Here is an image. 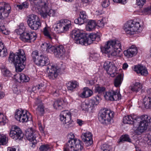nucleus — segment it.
Returning a JSON list of instances; mask_svg holds the SVG:
<instances>
[{
  "label": "nucleus",
  "instance_id": "58",
  "mask_svg": "<svg viewBox=\"0 0 151 151\" xmlns=\"http://www.w3.org/2000/svg\"><path fill=\"white\" fill-rule=\"evenodd\" d=\"M94 41L93 40L87 37V39L86 40L85 43V45L87 46L90 45L92 43L93 41Z\"/></svg>",
  "mask_w": 151,
  "mask_h": 151
},
{
  "label": "nucleus",
  "instance_id": "47",
  "mask_svg": "<svg viewBox=\"0 0 151 151\" xmlns=\"http://www.w3.org/2000/svg\"><path fill=\"white\" fill-rule=\"evenodd\" d=\"M105 89L106 88L104 87L98 86L95 88V92L101 93L104 91Z\"/></svg>",
  "mask_w": 151,
  "mask_h": 151
},
{
  "label": "nucleus",
  "instance_id": "20",
  "mask_svg": "<svg viewBox=\"0 0 151 151\" xmlns=\"http://www.w3.org/2000/svg\"><path fill=\"white\" fill-rule=\"evenodd\" d=\"M147 94L143 99V104L146 109L151 108V89L147 91Z\"/></svg>",
  "mask_w": 151,
  "mask_h": 151
},
{
  "label": "nucleus",
  "instance_id": "23",
  "mask_svg": "<svg viewBox=\"0 0 151 151\" xmlns=\"http://www.w3.org/2000/svg\"><path fill=\"white\" fill-rule=\"evenodd\" d=\"M133 70L137 73L140 74L141 75L146 76L148 74V71L146 67L141 65L135 66Z\"/></svg>",
  "mask_w": 151,
  "mask_h": 151
},
{
  "label": "nucleus",
  "instance_id": "31",
  "mask_svg": "<svg viewBox=\"0 0 151 151\" xmlns=\"http://www.w3.org/2000/svg\"><path fill=\"white\" fill-rule=\"evenodd\" d=\"M53 46L51 45L49 43H44L42 44L41 49L43 51H46L47 52L52 53V49H53Z\"/></svg>",
  "mask_w": 151,
  "mask_h": 151
},
{
  "label": "nucleus",
  "instance_id": "33",
  "mask_svg": "<svg viewBox=\"0 0 151 151\" xmlns=\"http://www.w3.org/2000/svg\"><path fill=\"white\" fill-rule=\"evenodd\" d=\"M123 80V77L121 74H118L114 81V84L116 87H119Z\"/></svg>",
  "mask_w": 151,
  "mask_h": 151
},
{
  "label": "nucleus",
  "instance_id": "63",
  "mask_svg": "<svg viewBox=\"0 0 151 151\" xmlns=\"http://www.w3.org/2000/svg\"><path fill=\"white\" fill-rule=\"evenodd\" d=\"M68 137L70 139L69 140L75 139V135L73 133H71L70 134L68 135Z\"/></svg>",
  "mask_w": 151,
  "mask_h": 151
},
{
  "label": "nucleus",
  "instance_id": "21",
  "mask_svg": "<svg viewBox=\"0 0 151 151\" xmlns=\"http://www.w3.org/2000/svg\"><path fill=\"white\" fill-rule=\"evenodd\" d=\"M54 49H52V52H53L55 56L58 58L63 57L65 52V50L62 45H60L56 47L53 46Z\"/></svg>",
  "mask_w": 151,
  "mask_h": 151
},
{
  "label": "nucleus",
  "instance_id": "24",
  "mask_svg": "<svg viewBox=\"0 0 151 151\" xmlns=\"http://www.w3.org/2000/svg\"><path fill=\"white\" fill-rule=\"evenodd\" d=\"M87 17L85 12H81L80 13V17L74 20V22L76 24H83L87 19Z\"/></svg>",
  "mask_w": 151,
  "mask_h": 151
},
{
  "label": "nucleus",
  "instance_id": "54",
  "mask_svg": "<svg viewBox=\"0 0 151 151\" xmlns=\"http://www.w3.org/2000/svg\"><path fill=\"white\" fill-rule=\"evenodd\" d=\"M146 2V0H136V4L140 8L142 7Z\"/></svg>",
  "mask_w": 151,
  "mask_h": 151
},
{
  "label": "nucleus",
  "instance_id": "22",
  "mask_svg": "<svg viewBox=\"0 0 151 151\" xmlns=\"http://www.w3.org/2000/svg\"><path fill=\"white\" fill-rule=\"evenodd\" d=\"M137 53V50L136 47L134 45H132L127 50H124V55L127 57H132L135 55Z\"/></svg>",
  "mask_w": 151,
  "mask_h": 151
},
{
  "label": "nucleus",
  "instance_id": "42",
  "mask_svg": "<svg viewBox=\"0 0 151 151\" xmlns=\"http://www.w3.org/2000/svg\"><path fill=\"white\" fill-rule=\"evenodd\" d=\"M8 138L4 134H0V145H6L8 142Z\"/></svg>",
  "mask_w": 151,
  "mask_h": 151
},
{
  "label": "nucleus",
  "instance_id": "19",
  "mask_svg": "<svg viewBox=\"0 0 151 151\" xmlns=\"http://www.w3.org/2000/svg\"><path fill=\"white\" fill-rule=\"evenodd\" d=\"M81 138L86 146L91 145L93 142L92 134L89 132L82 134Z\"/></svg>",
  "mask_w": 151,
  "mask_h": 151
},
{
  "label": "nucleus",
  "instance_id": "32",
  "mask_svg": "<svg viewBox=\"0 0 151 151\" xmlns=\"http://www.w3.org/2000/svg\"><path fill=\"white\" fill-rule=\"evenodd\" d=\"M8 54L7 50L3 43L0 42V56L3 58L6 57Z\"/></svg>",
  "mask_w": 151,
  "mask_h": 151
},
{
  "label": "nucleus",
  "instance_id": "49",
  "mask_svg": "<svg viewBox=\"0 0 151 151\" xmlns=\"http://www.w3.org/2000/svg\"><path fill=\"white\" fill-rule=\"evenodd\" d=\"M50 146L48 144H43L40 146L39 148L40 151H47L50 149Z\"/></svg>",
  "mask_w": 151,
  "mask_h": 151
},
{
  "label": "nucleus",
  "instance_id": "48",
  "mask_svg": "<svg viewBox=\"0 0 151 151\" xmlns=\"http://www.w3.org/2000/svg\"><path fill=\"white\" fill-rule=\"evenodd\" d=\"M89 37L93 41L96 40V41H98L100 40L99 36L98 35L96 34L93 33L90 34L89 35Z\"/></svg>",
  "mask_w": 151,
  "mask_h": 151
},
{
  "label": "nucleus",
  "instance_id": "18",
  "mask_svg": "<svg viewBox=\"0 0 151 151\" xmlns=\"http://www.w3.org/2000/svg\"><path fill=\"white\" fill-rule=\"evenodd\" d=\"M48 0H45L46 4H45L43 6H42L40 8L41 10V15L44 18L46 17L47 15L50 16H54L55 15V11L50 9V8L48 7Z\"/></svg>",
  "mask_w": 151,
  "mask_h": 151
},
{
  "label": "nucleus",
  "instance_id": "61",
  "mask_svg": "<svg viewBox=\"0 0 151 151\" xmlns=\"http://www.w3.org/2000/svg\"><path fill=\"white\" fill-rule=\"evenodd\" d=\"M144 11L147 14H150L151 13V6L145 8L144 9Z\"/></svg>",
  "mask_w": 151,
  "mask_h": 151
},
{
  "label": "nucleus",
  "instance_id": "14",
  "mask_svg": "<svg viewBox=\"0 0 151 151\" xmlns=\"http://www.w3.org/2000/svg\"><path fill=\"white\" fill-rule=\"evenodd\" d=\"M11 7L8 3L0 2V19H4L7 17L10 12Z\"/></svg>",
  "mask_w": 151,
  "mask_h": 151
},
{
  "label": "nucleus",
  "instance_id": "59",
  "mask_svg": "<svg viewBox=\"0 0 151 151\" xmlns=\"http://www.w3.org/2000/svg\"><path fill=\"white\" fill-rule=\"evenodd\" d=\"M95 104L96 105L97 104L96 102L95 99H92L89 100L88 106H90V107L93 106Z\"/></svg>",
  "mask_w": 151,
  "mask_h": 151
},
{
  "label": "nucleus",
  "instance_id": "17",
  "mask_svg": "<svg viewBox=\"0 0 151 151\" xmlns=\"http://www.w3.org/2000/svg\"><path fill=\"white\" fill-rule=\"evenodd\" d=\"M19 34L20 39L22 41L24 42H33L36 38V34L34 32L30 33L23 32Z\"/></svg>",
  "mask_w": 151,
  "mask_h": 151
},
{
  "label": "nucleus",
  "instance_id": "6",
  "mask_svg": "<svg viewBox=\"0 0 151 151\" xmlns=\"http://www.w3.org/2000/svg\"><path fill=\"white\" fill-rule=\"evenodd\" d=\"M37 51H33L32 53V56L35 63L39 66H43L44 65H49V60L48 58L42 55L40 56Z\"/></svg>",
  "mask_w": 151,
  "mask_h": 151
},
{
  "label": "nucleus",
  "instance_id": "5",
  "mask_svg": "<svg viewBox=\"0 0 151 151\" xmlns=\"http://www.w3.org/2000/svg\"><path fill=\"white\" fill-rule=\"evenodd\" d=\"M98 116L99 120L101 123L109 124L111 123L114 116V112L105 109L99 113Z\"/></svg>",
  "mask_w": 151,
  "mask_h": 151
},
{
  "label": "nucleus",
  "instance_id": "57",
  "mask_svg": "<svg viewBox=\"0 0 151 151\" xmlns=\"http://www.w3.org/2000/svg\"><path fill=\"white\" fill-rule=\"evenodd\" d=\"M42 87V86H40V84L39 85V86H34L32 88L31 92H33L34 93H36L37 92V89H39L40 88Z\"/></svg>",
  "mask_w": 151,
  "mask_h": 151
},
{
  "label": "nucleus",
  "instance_id": "25",
  "mask_svg": "<svg viewBox=\"0 0 151 151\" xmlns=\"http://www.w3.org/2000/svg\"><path fill=\"white\" fill-rule=\"evenodd\" d=\"M65 103L63 99H58L54 102L53 107L56 109L61 110L65 107Z\"/></svg>",
  "mask_w": 151,
  "mask_h": 151
},
{
  "label": "nucleus",
  "instance_id": "30",
  "mask_svg": "<svg viewBox=\"0 0 151 151\" xmlns=\"http://www.w3.org/2000/svg\"><path fill=\"white\" fill-rule=\"evenodd\" d=\"M68 90L73 91L78 86V83L75 81H70L67 83Z\"/></svg>",
  "mask_w": 151,
  "mask_h": 151
},
{
  "label": "nucleus",
  "instance_id": "46",
  "mask_svg": "<svg viewBox=\"0 0 151 151\" xmlns=\"http://www.w3.org/2000/svg\"><path fill=\"white\" fill-rule=\"evenodd\" d=\"M8 122V120L4 115L0 113V124L4 125Z\"/></svg>",
  "mask_w": 151,
  "mask_h": 151
},
{
  "label": "nucleus",
  "instance_id": "37",
  "mask_svg": "<svg viewBox=\"0 0 151 151\" xmlns=\"http://www.w3.org/2000/svg\"><path fill=\"white\" fill-rule=\"evenodd\" d=\"M96 25V24L95 21L91 20L88 22V25L86 26V30L91 31L95 28Z\"/></svg>",
  "mask_w": 151,
  "mask_h": 151
},
{
  "label": "nucleus",
  "instance_id": "36",
  "mask_svg": "<svg viewBox=\"0 0 151 151\" xmlns=\"http://www.w3.org/2000/svg\"><path fill=\"white\" fill-rule=\"evenodd\" d=\"M116 67L113 64L107 71V73L111 77H114L116 75Z\"/></svg>",
  "mask_w": 151,
  "mask_h": 151
},
{
  "label": "nucleus",
  "instance_id": "35",
  "mask_svg": "<svg viewBox=\"0 0 151 151\" xmlns=\"http://www.w3.org/2000/svg\"><path fill=\"white\" fill-rule=\"evenodd\" d=\"M65 32L68 30L71 27V24L70 21L68 19L61 20Z\"/></svg>",
  "mask_w": 151,
  "mask_h": 151
},
{
  "label": "nucleus",
  "instance_id": "41",
  "mask_svg": "<svg viewBox=\"0 0 151 151\" xmlns=\"http://www.w3.org/2000/svg\"><path fill=\"white\" fill-rule=\"evenodd\" d=\"M43 33L44 35L47 38L51 40V37L50 32V29L48 27H45L43 29Z\"/></svg>",
  "mask_w": 151,
  "mask_h": 151
},
{
  "label": "nucleus",
  "instance_id": "62",
  "mask_svg": "<svg viewBox=\"0 0 151 151\" xmlns=\"http://www.w3.org/2000/svg\"><path fill=\"white\" fill-rule=\"evenodd\" d=\"M35 105L36 106H38V105L39 104H43L42 102L41 101L40 99H37L35 100Z\"/></svg>",
  "mask_w": 151,
  "mask_h": 151
},
{
  "label": "nucleus",
  "instance_id": "38",
  "mask_svg": "<svg viewBox=\"0 0 151 151\" xmlns=\"http://www.w3.org/2000/svg\"><path fill=\"white\" fill-rule=\"evenodd\" d=\"M37 113L38 115L42 116L45 113L44 107L43 104L38 105L36 109Z\"/></svg>",
  "mask_w": 151,
  "mask_h": 151
},
{
  "label": "nucleus",
  "instance_id": "11",
  "mask_svg": "<svg viewBox=\"0 0 151 151\" xmlns=\"http://www.w3.org/2000/svg\"><path fill=\"white\" fill-rule=\"evenodd\" d=\"M70 37L75 41L76 43L84 45L86 40L87 39V37L84 34L75 30L71 32Z\"/></svg>",
  "mask_w": 151,
  "mask_h": 151
},
{
  "label": "nucleus",
  "instance_id": "26",
  "mask_svg": "<svg viewBox=\"0 0 151 151\" xmlns=\"http://www.w3.org/2000/svg\"><path fill=\"white\" fill-rule=\"evenodd\" d=\"M142 85L139 82H136L133 85H132L130 87V89L133 91H135L137 92L140 91V93H142L143 92V90L142 89Z\"/></svg>",
  "mask_w": 151,
  "mask_h": 151
},
{
  "label": "nucleus",
  "instance_id": "12",
  "mask_svg": "<svg viewBox=\"0 0 151 151\" xmlns=\"http://www.w3.org/2000/svg\"><path fill=\"white\" fill-rule=\"evenodd\" d=\"M36 133L35 130L32 128H29L25 131L26 137L27 139L30 141V145L32 147H34L37 143L36 139Z\"/></svg>",
  "mask_w": 151,
  "mask_h": 151
},
{
  "label": "nucleus",
  "instance_id": "52",
  "mask_svg": "<svg viewBox=\"0 0 151 151\" xmlns=\"http://www.w3.org/2000/svg\"><path fill=\"white\" fill-rule=\"evenodd\" d=\"M101 149L103 150V151H104L107 150H111V146L107 144H104L101 145Z\"/></svg>",
  "mask_w": 151,
  "mask_h": 151
},
{
  "label": "nucleus",
  "instance_id": "56",
  "mask_svg": "<svg viewBox=\"0 0 151 151\" xmlns=\"http://www.w3.org/2000/svg\"><path fill=\"white\" fill-rule=\"evenodd\" d=\"M103 20V18L99 20L98 21L96 25H97L99 27H104V23Z\"/></svg>",
  "mask_w": 151,
  "mask_h": 151
},
{
  "label": "nucleus",
  "instance_id": "9",
  "mask_svg": "<svg viewBox=\"0 0 151 151\" xmlns=\"http://www.w3.org/2000/svg\"><path fill=\"white\" fill-rule=\"evenodd\" d=\"M27 24L32 29L36 30L40 27L41 22L37 16L34 14H30L27 16Z\"/></svg>",
  "mask_w": 151,
  "mask_h": 151
},
{
  "label": "nucleus",
  "instance_id": "51",
  "mask_svg": "<svg viewBox=\"0 0 151 151\" xmlns=\"http://www.w3.org/2000/svg\"><path fill=\"white\" fill-rule=\"evenodd\" d=\"M113 64L112 63L109 61L105 62L104 64V68L107 71Z\"/></svg>",
  "mask_w": 151,
  "mask_h": 151
},
{
  "label": "nucleus",
  "instance_id": "13",
  "mask_svg": "<svg viewBox=\"0 0 151 151\" xmlns=\"http://www.w3.org/2000/svg\"><path fill=\"white\" fill-rule=\"evenodd\" d=\"M9 136L15 140H21L24 134L20 129L18 127H12L10 130Z\"/></svg>",
  "mask_w": 151,
  "mask_h": 151
},
{
  "label": "nucleus",
  "instance_id": "60",
  "mask_svg": "<svg viewBox=\"0 0 151 151\" xmlns=\"http://www.w3.org/2000/svg\"><path fill=\"white\" fill-rule=\"evenodd\" d=\"M113 1L116 3H119L124 4L126 3L127 0H113Z\"/></svg>",
  "mask_w": 151,
  "mask_h": 151
},
{
  "label": "nucleus",
  "instance_id": "39",
  "mask_svg": "<svg viewBox=\"0 0 151 151\" xmlns=\"http://www.w3.org/2000/svg\"><path fill=\"white\" fill-rule=\"evenodd\" d=\"M142 116V115L139 116L134 114H132V122H133L132 124H136L137 123L139 124L142 120L141 118Z\"/></svg>",
  "mask_w": 151,
  "mask_h": 151
},
{
  "label": "nucleus",
  "instance_id": "4",
  "mask_svg": "<svg viewBox=\"0 0 151 151\" xmlns=\"http://www.w3.org/2000/svg\"><path fill=\"white\" fill-rule=\"evenodd\" d=\"M82 142L77 139L69 140L65 145L64 151H80L83 149Z\"/></svg>",
  "mask_w": 151,
  "mask_h": 151
},
{
  "label": "nucleus",
  "instance_id": "55",
  "mask_svg": "<svg viewBox=\"0 0 151 151\" xmlns=\"http://www.w3.org/2000/svg\"><path fill=\"white\" fill-rule=\"evenodd\" d=\"M110 4L109 0H104L102 3L101 5L103 7L106 8L109 6Z\"/></svg>",
  "mask_w": 151,
  "mask_h": 151
},
{
  "label": "nucleus",
  "instance_id": "8",
  "mask_svg": "<svg viewBox=\"0 0 151 151\" xmlns=\"http://www.w3.org/2000/svg\"><path fill=\"white\" fill-rule=\"evenodd\" d=\"M60 119L64 124L66 128H69L73 127L74 124L71 120V114L67 110L62 111L60 115Z\"/></svg>",
  "mask_w": 151,
  "mask_h": 151
},
{
  "label": "nucleus",
  "instance_id": "1",
  "mask_svg": "<svg viewBox=\"0 0 151 151\" xmlns=\"http://www.w3.org/2000/svg\"><path fill=\"white\" fill-rule=\"evenodd\" d=\"M26 60L25 53L22 49L18 50L15 54L10 53L9 58V62L15 65L17 72H21L24 68Z\"/></svg>",
  "mask_w": 151,
  "mask_h": 151
},
{
  "label": "nucleus",
  "instance_id": "44",
  "mask_svg": "<svg viewBox=\"0 0 151 151\" xmlns=\"http://www.w3.org/2000/svg\"><path fill=\"white\" fill-rule=\"evenodd\" d=\"M19 78L22 82H27L29 80V78L28 76L23 74L21 73L19 75Z\"/></svg>",
  "mask_w": 151,
  "mask_h": 151
},
{
  "label": "nucleus",
  "instance_id": "2",
  "mask_svg": "<svg viewBox=\"0 0 151 151\" xmlns=\"http://www.w3.org/2000/svg\"><path fill=\"white\" fill-rule=\"evenodd\" d=\"M101 48L102 52L108 54L109 57L118 56L122 51L121 42L117 40H111Z\"/></svg>",
  "mask_w": 151,
  "mask_h": 151
},
{
  "label": "nucleus",
  "instance_id": "3",
  "mask_svg": "<svg viewBox=\"0 0 151 151\" xmlns=\"http://www.w3.org/2000/svg\"><path fill=\"white\" fill-rule=\"evenodd\" d=\"M123 29L127 34L131 35L141 32L143 27L139 22L130 20L124 24Z\"/></svg>",
  "mask_w": 151,
  "mask_h": 151
},
{
  "label": "nucleus",
  "instance_id": "27",
  "mask_svg": "<svg viewBox=\"0 0 151 151\" xmlns=\"http://www.w3.org/2000/svg\"><path fill=\"white\" fill-rule=\"evenodd\" d=\"M53 27L55 30L58 33H63L65 32L61 20L59 21V22L56 24L54 25Z\"/></svg>",
  "mask_w": 151,
  "mask_h": 151
},
{
  "label": "nucleus",
  "instance_id": "40",
  "mask_svg": "<svg viewBox=\"0 0 151 151\" xmlns=\"http://www.w3.org/2000/svg\"><path fill=\"white\" fill-rule=\"evenodd\" d=\"M123 122L124 124H132V114L124 117Z\"/></svg>",
  "mask_w": 151,
  "mask_h": 151
},
{
  "label": "nucleus",
  "instance_id": "28",
  "mask_svg": "<svg viewBox=\"0 0 151 151\" xmlns=\"http://www.w3.org/2000/svg\"><path fill=\"white\" fill-rule=\"evenodd\" d=\"M141 142L144 143V145H151V131L147 133L143 138Z\"/></svg>",
  "mask_w": 151,
  "mask_h": 151
},
{
  "label": "nucleus",
  "instance_id": "34",
  "mask_svg": "<svg viewBox=\"0 0 151 151\" xmlns=\"http://www.w3.org/2000/svg\"><path fill=\"white\" fill-rule=\"evenodd\" d=\"M0 68L2 73L4 76L8 77L10 76L11 73L10 71L6 69L4 65L0 63Z\"/></svg>",
  "mask_w": 151,
  "mask_h": 151
},
{
  "label": "nucleus",
  "instance_id": "16",
  "mask_svg": "<svg viewBox=\"0 0 151 151\" xmlns=\"http://www.w3.org/2000/svg\"><path fill=\"white\" fill-rule=\"evenodd\" d=\"M48 72V77L50 79L53 80L58 76L60 72L59 68L57 66L51 65H49L47 67Z\"/></svg>",
  "mask_w": 151,
  "mask_h": 151
},
{
  "label": "nucleus",
  "instance_id": "43",
  "mask_svg": "<svg viewBox=\"0 0 151 151\" xmlns=\"http://www.w3.org/2000/svg\"><path fill=\"white\" fill-rule=\"evenodd\" d=\"M31 1H33L36 5H38L40 8L42 6L46 4L45 0H29Z\"/></svg>",
  "mask_w": 151,
  "mask_h": 151
},
{
  "label": "nucleus",
  "instance_id": "10",
  "mask_svg": "<svg viewBox=\"0 0 151 151\" xmlns=\"http://www.w3.org/2000/svg\"><path fill=\"white\" fill-rule=\"evenodd\" d=\"M15 118L17 121L20 122H27L29 121H32V116L27 111L22 110H17L15 113Z\"/></svg>",
  "mask_w": 151,
  "mask_h": 151
},
{
  "label": "nucleus",
  "instance_id": "29",
  "mask_svg": "<svg viewBox=\"0 0 151 151\" xmlns=\"http://www.w3.org/2000/svg\"><path fill=\"white\" fill-rule=\"evenodd\" d=\"M92 91L89 89L88 88H85L83 92L80 95L82 98H88L91 96L93 94Z\"/></svg>",
  "mask_w": 151,
  "mask_h": 151
},
{
  "label": "nucleus",
  "instance_id": "50",
  "mask_svg": "<svg viewBox=\"0 0 151 151\" xmlns=\"http://www.w3.org/2000/svg\"><path fill=\"white\" fill-rule=\"evenodd\" d=\"M127 141L129 142H131V139L129 136L127 134L122 135L120 139V142Z\"/></svg>",
  "mask_w": 151,
  "mask_h": 151
},
{
  "label": "nucleus",
  "instance_id": "7",
  "mask_svg": "<svg viewBox=\"0 0 151 151\" xmlns=\"http://www.w3.org/2000/svg\"><path fill=\"white\" fill-rule=\"evenodd\" d=\"M142 120L136 130V132L139 134L145 132L147 129L148 126L151 124V118L147 115H143Z\"/></svg>",
  "mask_w": 151,
  "mask_h": 151
},
{
  "label": "nucleus",
  "instance_id": "64",
  "mask_svg": "<svg viewBox=\"0 0 151 151\" xmlns=\"http://www.w3.org/2000/svg\"><path fill=\"white\" fill-rule=\"evenodd\" d=\"M5 30V27L4 25H1L0 24V31H1L2 33L4 34H5V32H4V30Z\"/></svg>",
  "mask_w": 151,
  "mask_h": 151
},
{
  "label": "nucleus",
  "instance_id": "15",
  "mask_svg": "<svg viewBox=\"0 0 151 151\" xmlns=\"http://www.w3.org/2000/svg\"><path fill=\"white\" fill-rule=\"evenodd\" d=\"M104 97L107 101H117L121 99V95L118 90L116 91L111 90L107 92Z\"/></svg>",
  "mask_w": 151,
  "mask_h": 151
},
{
  "label": "nucleus",
  "instance_id": "45",
  "mask_svg": "<svg viewBox=\"0 0 151 151\" xmlns=\"http://www.w3.org/2000/svg\"><path fill=\"white\" fill-rule=\"evenodd\" d=\"M29 6V4L26 1H25L23 2L21 4L17 5V6L19 9L22 10L24 9L27 8Z\"/></svg>",
  "mask_w": 151,
  "mask_h": 151
},
{
  "label": "nucleus",
  "instance_id": "53",
  "mask_svg": "<svg viewBox=\"0 0 151 151\" xmlns=\"http://www.w3.org/2000/svg\"><path fill=\"white\" fill-rule=\"evenodd\" d=\"M99 55L96 53L92 54L91 55L90 58H91L93 61H96L99 57Z\"/></svg>",
  "mask_w": 151,
  "mask_h": 151
}]
</instances>
